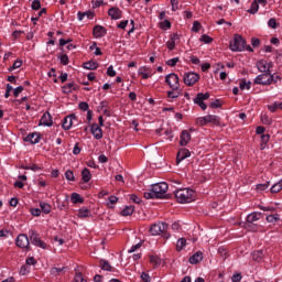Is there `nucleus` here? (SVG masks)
<instances>
[{"instance_id": "1", "label": "nucleus", "mask_w": 282, "mask_h": 282, "mask_svg": "<svg viewBox=\"0 0 282 282\" xmlns=\"http://www.w3.org/2000/svg\"><path fill=\"white\" fill-rule=\"evenodd\" d=\"M169 192V184L162 182L152 185L151 189L143 193L145 199H165Z\"/></svg>"}, {"instance_id": "2", "label": "nucleus", "mask_w": 282, "mask_h": 282, "mask_svg": "<svg viewBox=\"0 0 282 282\" xmlns=\"http://www.w3.org/2000/svg\"><path fill=\"white\" fill-rule=\"evenodd\" d=\"M174 195L178 204H191V202H195V191L192 188L177 189Z\"/></svg>"}, {"instance_id": "3", "label": "nucleus", "mask_w": 282, "mask_h": 282, "mask_svg": "<svg viewBox=\"0 0 282 282\" xmlns=\"http://www.w3.org/2000/svg\"><path fill=\"white\" fill-rule=\"evenodd\" d=\"M166 230H169V225L166 223L159 221L150 227V234L153 237L162 235L163 237H165V239H169V234L166 232Z\"/></svg>"}, {"instance_id": "4", "label": "nucleus", "mask_w": 282, "mask_h": 282, "mask_svg": "<svg viewBox=\"0 0 282 282\" xmlns=\"http://www.w3.org/2000/svg\"><path fill=\"white\" fill-rule=\"evenodd\" d=\"M231 52H243L246 50V40L241 35H235L234 40L229 44Z\"/></svg>"}, {"instance_id": "5", "label": "nucleus", "mask_w": 282, "mask_h": 282, "mask_svg": "<svg viewBox=\"0 0 282 282\" xmlns=\"http://www.w3.org/2000/svg\"><path fill=\"white\" fill-rule=\"evenodd\" d=\"M261 213L253 212L247 216V223L245 224L246 230H252L257 231V225H254V221H259L261 219Z\"/></svg>"}, {"instance_id": "6", "label": "nucleus", "mask_w": 282, "mask_h": 282, "mask_svg": "<svg viewBox=\"0 0 282 282\" xmlns=\"http://www.w3.org/2000/svg\"><path fill=\"white\" fill-rule=\"evenodd\" d=\"M29 237L33 246H36L37 248H42V250H47V245L43 240H41V236L39 235V232L34 230H30Z\"/></svg>"}, {"instance_id": "7", "label": "nucleus", "mask_w": 282, "mask_h": 282, "mask_svg": "<svg viewBox=\"0 0 282 282\" xmlns=\"http://www.w3.org/2000/svg\"><path fill=\"white\" fill-rule=\"evenodd\" d=\"M200 76L197 73H185L183 75V83H185V85H187V87H193V85H195L198 80H199Z\"/></svg>"}, {"instance_id": "8", "label": "nucleus", "mask_w": 282, "mask_h": 282, "mask_svg": "<svg viewBox=\"0 0 282 282\" xmlns=\"http://www.w3.org/2000/svg\"><path fill=\"white\" fill-rule=\"evenodd\" d=\"M15 246H18V248H21L22 250H31L30 238H28V235L20 234L15 239Z\"/></svg>"}, {"instance_id": "9", "label": "nucleus", "mask_w": 282, "mask_h": 282, "mask_svg": "<svg viewBox=\"0 0 282 282\" xmlns=\"http://www.w3.org/2000/svg\"><path fill=\"white\" fill-rule=\"evenodd\" d=\"M256 67L259 72H261V74L264 73H272V67H274V63L273 62H268L265 59H260L256 63Z\"/></svg>"}, {"instance_id": "10", "label": "nucleus", "mask_w": 282, "mask_h": 282, "mask_svg": "<svg viewBox=\"0 0 282 282\" xmlns=\"http://www.w3.org/2000/svg\"><path fill=\"white\" fill-rule=\"evenodd\" d=\"M208 98H210V94L198 93L196 95V98L194 99V105H198V107H200L203 111H206V109H208V106L206 105V102H204V100H208Z\"/></svg>"}, {"instance_id": "11", "label": "nucleus", "mask_w": 282, "mask_h": 282, "mask_svg": "<svg viewBox=\"0 0 282 282\" xmlns=\"http://www.w3.org/2000/svg\"><path fill=\"white\" fill-rule=\"evenodd\" d=\"M165 83L170 88H177L180 87V77L175 73L169 74L165 76Z\"/></svg>"}, {"instance_id": "12", "label": "nucleus", "mask_w": 282, "mask_h": 282, "mask_svg": "<svg viewBox=\"0 0 282 282\" xmlns=\"http://www.w3.org/2000/svg\"><path fill=\"white\" fill-rule=\"evenodd\" d=\"M270 76H271V73H262L253 79V83L254 85H263L265 87L270 85L269 83Z\"/></svg>"}, {"instance_id": "13", "label": "nucleus", "mask_w": 282, "mask_h": 282, "mask_svg": "<svg viewBox=\"0 0 282 282\" xmlns=\"http://www.w3.org/2000/svg\"><path fill=\"white\" fill-rule=\"evenodd\" d=\"M74 120H76V115H69L64 118L62 127L65 131H69L74 126Z\"/></svg>"}, {"instance_id": "14", "label": "nucleus", "mask_w": 282, "mask_h": 282, "mask_svg": "<svg viewBox=\"0 0 282 282\" xmlns=\"http://www.w3.org/2000/svg\"><path fill=\"white\" fill-rule=\"evenodd\" d=\"M24 142H29L30 144H39L41 142V133L32 132L24 138Z\"/></svg>"}, {"instance_id": "15", "label": "nucleus", "mask_w": 282, "mask_h": 282, "mask_svg": "<svg viewBox=\"0 0 282 282\" xmlns=\"http://www.w3.org/2000/svg\"><path fill=\"white\" fill-rule=\"evenodd\" d=\"M90 132L94 135L95 140H102V128L98 123H93L90 126Z\"/></svg>"}, {"instance_id": "16", "label": "nucleus", "mask_w": 282, "mask_h": 282, "mask_svg": "<svg viewBox=\"0 0 282 282\" xmlns=\"http://www.w3.org/2000/svg\"><path fill=\"white\" fill-rule=\"evenodd\" d=\"M93 34L95 39H102L107 34V29H105L102 25H95L93 29Z\"/></svg>"}, {"instance_id": "17", "label": "nucleus", "mask_w": 282, "mask_h": 282, "mask_svg": "<svg viewBox=\"0 0 282 282\" xmlns=\"http://www.w3.org/2000/svg\"><path fill=\"white\" fill-rule=\"evenodd\" d=\"M175 41H180V34L173 33L170 35V40L166 42V47L170 50V52H173L175 50Z\"/></svg>"}, {"instance_id": "18", "label": "nucleus", "mask_w": 282, "mask_h": 282, "mask_svg": "<svg viewBox=\"0 0 282 282\" xmlns=\"http://www.w3.org/2000/svg\"><path fill=\"white\" fill-rule=\"evenodd\" d=\"M108 15L115 21H118V19H122V11L118 7H112L108 10Z\"/></svg>"}, {"instance_id": "19", "label": "nucleus", "mask_w": 282, "mask_h": 282, "mask_svg": "<svg viewBox=\"0 0 282 282\" xmlns=\"http://www.w3.org/2000/svg\"><path fill=\"white\" fill-rule=\"evenodd\" d=\"M54 122L52 121V115L50 112H44L42 118L40 119V124L43 127H52Z\"/></svg>"}, {"instance_id": "20", "label": "nucleus", "mask_w": 282, "mask_h": 282, "mask_svg": "<svg viewBox=\"0 0 282 282\" xmlns=\"http://www.w3.org/2000/svg\"><path fill=\"white\" fill-rule=\"evenodd\" d=\"M186 158H191V151L188 149H181L176 155V163L180 164Z\"/></svg>"}, {"instance_id": "21", "label": "nucleus", "mask_w": 282, "mask_h": 282, "mask_svg": "<svg viewBox=\"0 0 282 282\" xmlns=\"http://www.w3.org/2000/svg\"><path fill=\"white\" fill-rule=\"evenodd\" d=\"M207 124H215L216 127H219L221 124V118L219 116L215 115H207L205 116Z\"/></svg>"}, {"instance_id": "22", "label": "nucleus", "mask_w": 282, "mask_h": 282, "mask_svg": "<svg viewBox=\"0 0 282 282\" xmlns=\"http://www.w3.org/2000/svg\"><path fill=\"white\" fill-rule=\"evenodd\" d=\"M180 96H182V88L180 87L171 88V90L167 91V98L171 100H175V98H180Z\"/></svg>"}, {"instance_id": "23", "label": "nucleus", "mask_w": 282, "mask_h": 282, "mask_svg": "<svg viewBox=\"0 0 282 282\" xmlns=\"http://www.w3.org/2000/svg\"><path fill=\"white\" fill-rule=\"evenodd\" d=\"M78 85L76 83H69L62 87L63 94H72V91H77Z\"/></svg>"}, {"instance_id": "24", "label": "nucleus", "mask_w": 282, "mask_h": 282, "mask_svg": "<svg viewBox=\"0 0 282 282\" xmlns=\"http://www.w3.org/2000/svg\"><path fill=\"white\" fill-rule=\"evenodd\" d=\"M188 142H191V133L187 132V130H183L181 133L180 144H181V147H186V144H188Z\"/></svg>"}, {"instance_id": "25", "label": "nucleus", "mask_w": 282, "mask_h": 282, "mask_svg": "<svg viewBox=\"0 0 282 282\" xmlns=\"http://www.w3.org/2000/svg\"><path fill=\"white\" fill-rule=\"evenodd\" d=\"M202 259H204V253H202V251H198L189 258V263H192V265H197V263H199Z\"/></svg>"}, {"instance_id": "26", "label": "nucleus", "mask_w": 282, "mask_h": 282, "mask_svg": "<svg viewBox=\"0 0 282 282\" xmlns=\"http://www.w3.org/2000/svg\"><path fill=\"white\" fill-rule=\"evenodd\" d=\"M138 74L143 78V80H147L149 78V75L151 74V68L145 66L140 67Z\"/></svg>"}, {"instance_id": "27", "label": "nucleus", "mask_w": 282, "mask_h": 282, "mask_svg": "<svg viewBox=\"0 0 282 282\" xmlns=\"http://www.w3.org/2000/svg\"><path fill=\"white\" fill-rule=\"evenodd\" d=\"M82 180L83 182L87 183L91 180V172L89 171V169L85 167L82 171Z\"/></svg>"}, {"instance_id": "28", "label": "nucleus", "mask_w": 282, "mask_h": 282, "mask_svg": "<svg viewBox=\"0 0 282 282\" xmlns=\"http://www.w3.org/2000/svg\"><path fill=\"white\" fill-rule=\"evenodd\" d=\"M70 202L73 204H83V202H85V199H83V197H80V194L78 193H73L70 195Z\"/></svg>"}, {"instance_id": "29", "label": "nucleus", "mask_w": 282, "mask_h": 282, "mask_svg": "<svg viewBox=\"0 0 282 282\" xmlns=\"http://www.w3.org/2000/svg\"><path fill=\"white\" fill-rule=\"evenodd\" d=\"M84 69H90V70L98 69V63L94 61L86 62L84 63Z\"/></svg>"}, {"instance_id": "30", "label": "nucleus", "mask_w": 282, "mask_h": 282, "mask_svg": "<svg viewBox=\"0 0 282 282\" xmlns=\"http://www.w3.org/2000/svg\"><path fill=\"white\" fill-rule=\"evenodd\" d=\"M40 207L42 213H44L45 215H50V213H52V206L47 203H40Z\"/></svg>"}, {"instance_id": "31", "label": "nucleus", "mask_w": 282, "mask_h": 282, "mask_svg": "<svg viewBox=\"0 0 282 282\" xmlns=\"http://www.w3.org/2000/svg\"><path fill=\"white\" fill-rule=\"evenodd\" d=\"M268 188H270V181L256 185V191H258V193H261L263 191H268Z\"/></svg>"}, {"instance_id": "32", "label": "nucleus", "mask_w": 282, "mask_h": 282, "mask_svg": "<svg viewBox=\"0 0 282 282\" xmlns=\"http://www.w3.org/2000/svg\"><path fill=\"white\" fill-rule=\"evenodd\" d=\"M78 217L80 219H85V217H91V212L89 209H87V208H82L78 212Z\"/></svg>"}, {"instance_id": "33", "label": "nucleus", "mask_w": 282, "mask_h": 282, "mask_svg": "<svg viewBox=\"0 0 282 282\" xmlns=\"http://www.w3.org/2000/svg\"><path fill=\"white\" fill-rule=\"evenodd\" d=\"M239 87H240V89H250V87H252V82H248V80H246V79H240V82H239Z\"/></svg>"}, {"instance_id": "34", "label": "nucleus", "mask_w": 282, "mask_h": 282, "mask_svg": "<svg viewBox=\"0 0 282 282\" xmlns=\"http://www.w3.org/2000/svg\"><path fill=\"white\" fill-rule=\"evenodd\" d=\"M86 14H88V19H94V12L88 11V12H78L77 13V19L78 21H83V19H85Z\"/></svg>"}, {"instance_id": "35", "label": "nucleus", "mask_w": 282, "mask_h": 282, "mask_svg": "<svg viewBox=\"0 0 282 282\" xmlns=\"http://www.w3.org/2000/svg\"><path fill=\"white\" fill-rule=\"evenodd\" d=\"M150 263L154 265V268H158L162 263V260L158 256H150Z\"/></svg>"}, {"instance_id": "36", "label": "nucleus", "mask_w": 282, "mask_h": 282, "mask_svg": "<svg viewBox=\"0 0 282 282\" xmlns=\"http://www.w3.org/2000/svg\"><path fill=\"white\" fill-rule=\"evenodd\" d=\"M249 14H257L259 12V4L256 0L252 1L250 9L248 10Z\"/></svg>"}, {"instance_id": "37", "label": "nucleus", "mask_w": 282, "mask_h": 282, "mask_svg": "<svg viewBox=\"0 0 282 282\" xmlns=\"http://www.w3.org/2000/svg\"><path fill=\"white\" fill-rule=\"evenodd\" d=\"M133 206H127L126 208L122 209L121 215L122 217H129V215H133Z\"/></svg>"}, {"instance_id": "38", "label": "nucleus", "mask_w": 282, "mask_h": 282, "mask_svg": "<svg viewBox=\"0 0 282 282\" xmlns=\"http://www.w3.org/2000/svg\"><path fill=\"white\" fill-rule=\"evenodd\" d=\"M281 80H282L281 75H274V74L271 73L269 85H272V83H274V84L281 83Z\"/></svg>"}, {"instance_id": "39", "label": "nucleus", "mask_w": 282, "mask_h": 282, "mask_svg": "<svg viewBox=\"0 0 282 282\" xmlns=\"http://www.w3.org/2000/svg\"><path fill=\"white\" fill-rule=\"evenodd\" d=\"M101 270H106V272H111V264L107 260H100Z\"/></svg>"}, {"instance_id": "40", "label": "nucleus", "mask_w": 282, "mask_h": 282, "mask_svg": "<svg viewBox=\"0 0 282 282\" xmlns=\"http://www.w3.org/2000/svg\"><path fill=\"white\" fill-rule=\"evenodd\" d=\"M280 219L281 218H279V214L267 216V221L269 224H276V221H280Z\"/></svg>"}, {"instance_id": "41", "label": "nucleus", "mask_w": 282, "mask_h": 282, "mask_svg": "<svg viewBox=\"0 0 282 282\" xmlns=\"http://www.w3.org/2000/svg\"><path fill=\"white\" fill-rule=\"evenodd\" d=\"M186 247V240L185 238H181L177 240L176 242V250H184V248Z\"/></svg>"}, {"instance_id": "42", "label": "nucleus", "mask_w": 282, "mask_h": 282, "mask_svg": "<svg viewBox=\"0 0 282 282\" xmlns=\"http://www.w3.org/2000/svg\"><path fill=\"white\" fill-rule=\"evenodd\" d=\"M281 191H282V185L280 182L275 183L271 187V193H273V194L281 193Z\"/></svg>"}, {"instance_id": "43", "label": "nucleus", "mask_w": 282, "mask_h": 282, "mask_svg": "<svg viewBox=\"0 0 282 282\" xmlns=\"http://www.w3.org/2000/svg\"><path fill=\"white\" fill-rule=\"evenodd\" d=\"M252 258L254 261H261L263 259V251H261V250L254 251L252 253Z\"/></svg>"}, {"instance_id": "44", "label": "nucleus", "mask_w": 282, "mask_h": 282, "mask_svg": "<svg viewBox=\"0 0 282 282\" xmlns=\"http://www.w3.org/2000/svg\"><path fill=\"white\" fill-rule=\"evenodd\" d=\"M177 63H180V57H174V58H171L166 62V65L169 67H175V65H177Z\"/></svg>"}, {"instance_id": "45", "label": "nucleus", "mask_w": 282, "mask_h": 282, "mask_svg": "<svg viewBox=\"0 0 282 282\" xmlns=\"http://www.w3.org/2000/svg\"><path fill=\"white\" fill-rule=\"evenodd\" d=\"M196 124H198V127H206L207 121H206V116L205 117H198L196 119Z\"/></svg>"}, {"instance_id": "46", "label": "nucleus", "mask_w": 282, "mask_h": 282, "mask_svg": "<svg viewBox=\"0 0 282 282\" xmlns=\"http://www.w3.org/2000/svg\"><path fill=\"white\" fill-rule=\"evenodd\" d=\"M63 270H65V268H56V267H54V268L51 269V274L53 276H58V274H61V272H63Z\"/></svg>"}, {"instance_id": "47", "label": "nucleus", "mask_w": 282, "mask_h": 282, "mask_svg": "<svg viewBox=\"0 0 282 282\" xmlns=\"http://www.w3.org/2000/svg\"><path fill=\"white\" fill-rule=\"evenodd\" d=\"M259 208H260V210H263L264 213H274V210H276V208H274L272 206L260 205Z\"/></svg>"}, {"instance_id": "48", "label": "nucleus", "mask_w": 282, "mask_h": 282, "mask_svg": "<svg viewBox=\"0 0 282 282\" xmlns=\"http://www.w3.org/2000/svg\"><path fill=\"white\" fill-rule=\"evenodd\" d=\"M32 10H41V0H33L31 3Z\"/></svg>"}, {"instance_id": "49", "label": "nucleus", "mask_w": 282, "mask_h": 282, "mask_svg": "<svg viewBox=\"0 0 282 282\" xmlns=\"http://www.w3.org/2000/svg\"><path fill=\"white\" fill-rule=\"evenodd\" d=\"M202 30V23L199 21H194L192 26V32H199Z\"/></svg>"}, {"instance_id": "50", "label": "nucleus", "mask_w": 282, "mask_h": 282, "mask_svg": "<svg viewBox=\"0 0 282 282\" xmlns=\"http://www.w3.org/2000/svg\"><path fill=\"white\" fill-rule=\"evenodd\" d=\"M261 122L262 124H272V119L268 115H261Z\"/></svg>"}, {"instance_id": "51", "label": "nucleus", "mask_w": 282, "mask_h": 282, "mask_svg": "<svg viewBox=\"0 0 282 282\" xmlns=\"http://www.w3.org/2000/svg\"><path fill=\"white\" fill-rule=\"evenodd\" d=\"M268 25H269V28H271L272 30H276V28H278V23H276V19H274V18H271L269 21H268Z\"/></svg>"}, {"instance_id": "52", "label": "nucleus", "mask_w": 282, "mask_h": 282, "mask_svg": "<svg viewBox=\"0 0 282 282\" xmlns=\"http://www.w3.org/2000/svg\"><path fill=\"white\" fill-rule=\"evenodd\" d=\"M59 61L62 65H69V56H67V54L61 55Z\"/></svg>"}, {"instance_id": "53", "label": "nucleus", "mask_w": 282, "mask_h": 282, "mask_svg": "<svg viewBox=\"0 0 282 282\" xmlns=\"http://www.w3.org/2000/svg\"><path fill=\"white\" fill-rule=\"evenodd\" d=\"M78 107L82 111H89V104H87L86 101L79 102Z\"/></svg>"}, {"instance_id": "54", "label": "nucleus", "mask_w": 282, "mask_h": 282, "mask_svg": "<svg viewBox=\"0 0 282 282\" xmlns=\"http://www.w3.org/2000/svg\"><path fill=\"white\" fill-rule=\"evenodd\" d=\"M130 200L133 202L134 204H141L142 203V199L140 197H138V195H135V194L130 195Z\"/></svg>"}, {"instance_id": "55", "label": "nucleus", "mask_w": 282, "mask_h": 282, "mask_svg": "<svg viewBox=\"0 0 282 282\" xmlns=\"http://www.w3.org/2000/svg\"><path fill=\"white\" fill-rule=\"evenodd\" d=\"M200 41L203 43H207V44L213 43V37H210L209 35L204 34V35L200 36Z\"/></svg>"}, {"instance_id": "56", "label": "nucleus", "mask_w": 282, "mask_h": 282, "mask_svg": "<svg viewBox=\"0 0 282 282\" xmlns=\"http://www.w3.org/2000/svg\"><path fill=\"white\" fill-rule=\"evenodd\" d=\"M65 177H66V180H68V182H74V172H72V171H66L65 172Z\"/></svg>"}, {"instance_id": "57", "label": "nucleus", "mask_w": 282, "mask_h": 282, "mask_svg": "<svg viewBox=\"0 0 282 282\" xmlns=\"http://www.w3.org/2000/svg\"><path fill=\"white\" fill-rule=\"evenodd\" d=\"M30 273V267L28 265H22L20 269V274H22L23 276H25V274Z\"/></svg>"}, {"instance_id": "58", "label": "nucleus", "mask_w": 282, "mask_h": 282, "mask_svg": "<svg viewBox=\"0 0 282 282\" xmlns=\"http://www.w3.org/2000/svg\"><path fill=\"white\" fill-rule=\"evenodd\" d=\"M218 253L220 254V257H224L226 259V257H228V250L224 247H220L218 249Z\"/></svg>"}, {"instance_id": "59", "label": "nucleus", "mask_w": 282, "mask_h": 282, "mask_svg": "<svg viewBox=\"0 0 282 282\" xmlns=\"http://www.w3.org/2000/svg\"><path fill=\"white\" fill-rule=\"evenodd\" d=\"M269 111H271V113H274L276 111V109H279V102H274L270 106H268Z\"/></svg>"}, {"instance_id": "60", "label": "nucleus", "mask_w": 282, "mask_h": 282, "mask_svg": "<svg viewBox=\"0 0 282 282\" xmlns=\"http://www.w3.org/2000/svg\"><path fill=\"white\" fill-rule=\"evenodd\" d=\"M108 206L109 204H111V206H113L115 204H118V198L115 195H111L108 197Z\"/></svg>"}, {"instance_id": "61", "label": "nucleus", "mask_w": 282, "mask_h": 282, "mask_svg": "<svg viewBox=\"0 0 282 282\" xmlns=\"http://www.w3.org/2000/svg\"><path fill=\"white\" fill-rule=\"evenodd\" d=\"M75 282H87V280H85V278H83V273H76Z\"/></svg>"}, {"instance_id": "62", "label": "nucleus", "mask_w": 282, "mask_h": 282, "mask_svg": "<svg viewBox=\"0 0 282 282\" xmlns=\"http://www.w3.org/2000/svg\"><path fill=\"white\" fill-rule=\"evenodd\" d=\"M107 76H110V78H113V76H116V70L113 69V66L108 67Z\"/></svg>"}, {"instance_id": "63", "label": "nucleus", "mask_w": 282, "mask_h": 282, "mask_svg": "<svg viewBox=\"0 0 282 282\" xmlns=\"http://www.w3.org/2000/svg\"><path fill=\"white\" fill-rule=\"evenodd\" d=\"M141 279L143 282H151V276L149 275V273L142 272Z\"/></svg>"}, {"instance_id": "64", "label": "nucleus", "mask_w": 282, "mask_h": 282, "mask_svg": "<svg viewBox=\"0 0 282 282\" xmlns=\"http://www.w3.org/2000/svg\"><path fill=\"white\" fill-rule=\"evenodd\" d=\"M232 282H240L241 281V275L240 273H236L231 276Z\"/></svg>"}]
</instances>
